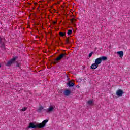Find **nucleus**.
Instances as JSON below:
<instances>
[{"mask_svg":"<svg viewBox=\"0 0 130 130\" xmlns=\"http://www.w3.org/2000/svg\"><path fill=\"white\" fill-rule=\"evenodd\" d=\"M36 111L39 113H41L43 112V111H46V109H44L42 106H41L38 108V109L36 110Z\"/></svg>","mask_w":130,"mask_h":130,"instance_id":"obj_5","label":"nucleus"},{"mask_svg":"<svg viewBox=\"0 0 130 130\" xmlns=\"http://www.w3.org/2000/svg\"><path fill=\"white\" fill-rule=\"evenodd\" d=\"M67 43H70V40H69V38H67L66 39Z\"/></svg>","mask_w":130,"mask_h":130,"instance_id":"obj_21","label":"nucleus"},{"mask_svg":"<svg viewBox=\"0 0 130 130\" xmlns=\"http://www.w3.org/2000/svg\"><path fill=\"white\" fill-rule=\"evenodd\" d=\"M67 85L69 86V87H74L75 86V83L73 82H72L71 81H69Z\"/></svg>","mask_w":130,"mask_h":130,"instance_id":"obj_11","label":"nucleus"},{"mask_svg":"<svg viewBox=\"0 0 130 130\" xmlns=\"http://www.w3.org/2000/svg\"><path fill=\"white\" fill-rule=\"evenodd\" d=\"M53 25H55V24H56V22L54 21V22H53Z\"/></svg>","mask_w":130,"mask_h":130,"instance_id":"obj_22","label":"nucleus"},{"mask_svg":"<svg viewBox=\"0 0 130 130\" xmlns=\"http://www.w3.org/2000/svg\"><path fill=\"white\" fill-rule=\"evenodd\" d=\"M17 58H18L17 56L14 57L11 60L7 62V66H11V64H12V63H14V62H15V61H16V59H17Z\"/></svg>","mask_w":130,"mask_h":130,"instance_id":"obj_4","label":"nucleus"},{"mask_svg":"<svg viewBox=\"0 0 130 130\" xmlns=\"http://www.w3.org/2000/svg\"><path fill=\"white\" fill-rule=\"evenodd\" d=\"M1 67H2V65L0 64V68H1Z\"/></svg>","mask_w":130,"mask_h":130,"instance_id":"obj_24","label":"nucleus"},{"mask_svg":"<svg viewBox=\"0 0 130 130\" xmlns=\"http://www.w3.org/2000/svg\"><path fill=\"white\" fill-rule=\"evenodd\" d=\"M71 21L72 23H75V22H76V19H75V18H72V19H71Z\"/></svg>","mask_w":130,"mask_h":130,"instance_id":"obj_18","label":"nucleus"},{"mask_svg":"<svg viewBox=\"0 0 130 130\" xmlns=\"http://www.w3.org/2000/svg\"><path fill=\"white\" fill-rule=\"evenodd\" d=\"M122 94H123V91L121 89H118L116 92V95L118 97H122Z\"/></svg>","mask_w":130,"mask_h":130,"instance_id":"obj_3","label":"nucleus"},{"mask_svg":"<svg viewBox=\"0 0 130 130\" xmlns=\"http://www.w3.org/2000/svg\"><path fill=\"white\" fill-rule=\"evenodd\" d=\"M3 42H5V39H2V38H0V44L3 43Z\"/></svg>","mask_w":130,"mask_h":130,"instance_id":"obj_16","label":"nucleus"},{"mask_svg":"<svg viewBox=\"0 0 130 130\" xmlns=\"http://www.w3.org/2000/svg\"><path fill=\"white\" fill-rule=\"evenodd\" d=\"M87 104L88 105H93V104H94V101L89 100L87 102Z\"/></svg>","mask_w":130,"mask_h":130,"instance_id":"obj_13","label":"nucleus"},{"mask_svg":"<svg viewBox=\"0 0 130 130\" xmlns=\"http://www.w3.org/2000/svg\"><path fill=\"white\" fill-rule=\"evenodd\" d=\"M117 53L118 54L119 57H123V51H118Z\"/></svg>","mask_w":130,"mask_h":130,"instance_id":"obj_10","label":"nucleus"},{"mask_svg":"<svg viewBox=\"0 0 130 130\" xmlns=\"http://www.w3.org/2000/svg\"><path fill=\"white\" fill-rule=\"evenodd\" d=\"M22 111H26L27 110V107H24L22 109Z\"/></svg>","mask_w":130,"mask_h":130,"instance_id":"obj_20","label":"nucleus"},{"mask_svg":"<svg viewBox=\"0 0 130 130\" xmlns=\"http://www.w3.org/2000/svg\"><path fill=\"white\" fill-rule=\"evenodd\" d=\"M17 67H19V64H18L17 65Z\"/></svg>","mask_w":130,"mask_h":130,"instance_id":"obj_23","label":"nucleus"},{"mask_svg":"<svg viewBox=\"0 0 130 130\" xmlns=\"http://www.w3.org/2000/svg\"><path fill=\"white\" fill-rule=\"evenodd\" d=\"M92 55H93V52H91L89 54V57H92Z\"/></svg>","mask_w":130,"mask_h":130,"instance_id":"obj_19","label":"nucleus"},{"mask_svg":"<svg viewBox=\"0 0 130 130\" xmlns=\"http://www.w3.org/2000/svg\"><path fill=\"white\" fill-rule=\"evenodd\" d=\"M97 68H98V65L95 63L92 64L91 66V69H92V70H96Z\"/></svg>","mask_w":130,"mask_h":130,"instance_id":"obj_9","label":"nucleus"},{"mask_svg":"<svg viewBox=\"0 0 130 130\" xmlns=\"http://www.w3.org/2000/svg\"><path fill=\"white\" fill-rule=\"evenodd\" d=\"M55 108V107L50 106V107H49L48 109H46V112H47V113H48L49 112H52Z\"/></svg>","mask_w":130,"mask_h":130,"instance_id":"obj_7","label":"nucleus"},{"mask_svg":"<svg viewBox=\"0 0 130 130\" xmlns=\"http://www.w3.org/2000/svg\"><path fill=\"white\" fill-rule=\"evenodd\" d=\"M1 47H2V48H3L5 47V42H2V43H1Z\"/></svg>","mask_w":130,"mask_h":130,"instance_id":"obj_17","label":"nucleus"},{"mask_svg":"<svg viewBox=\"0 0 130 130\" xmlns=\"http://www.w3.org/2000/svg\"><path fill=\"white\" fill-rule=\"evenodd\" d=\"M47 122H48V120L47 119L44 120L42 123L37 125L34 124V123L33 122H31L29 123V125L27 128V129H28V128H43V127H45Z\"/></svg>","mask_w":130,"mask_h":130,"instance_id":"obj_1","label":"nucleus"},{"mask_svg":"<svg viewBox=\"0 0 130 130\" xmlns=\"http://www.w3.org/2000/svg\"><path fill=\"white\" fill-rule=\"evenodd\" d=\"M100 58L101 59L102 61V60L103 61H105V60H107V57L106 56H103L100 57Z\"/></svg>","mask_w":130,"mask_h":130,"instance_id":"obj_12","label":"nucleus"},{"mask_svg":"<svg viewBox=\"0 0 130 130\" xmlns=\"http://www.w3.org/2000/svg\"><path fill=\"white\" fill-rule=\"evenodd\" d=\"M72 93V91L69 89H66L63 92V95L64 96H66V97H68V96H70L71 94Z\"/></svg>","mask_w":130,"mask_h":130,"instance_id":"obj_6","label":"nucleus"},{"mask_svg":"<svg viewBox=\"0 0 130 130\" xmlns=\"http://www.w3.org/2000/svg\"><path fill=\"white\" fill-rule=\"evenodd\" d=\"M59 35L61 36V37H63V36H66V33L63 34V32H60L59 33Z\"/></svg>","mask_w":130,"mask_h":130,"instance_id":"obj_14","label":"nucleus"},{"mask_svg":"<svg viewBox=\"0 0 130 130\" xmlns=\"http://www.w3.org/2000/svg\"><path fill=\"white\" fill-rule=\"evenodd\" d=\"M102 62V61L101 60V59L100 58H98L95 59V63L99 66V64H100V63Z\"/></svg>","mask_w":130,"mask_h":130,"instance_id":"obj_8","label":"nucleus"},{"mask_svg":"<svg viewBox=\"0 0 130 130\" xmlns=\"http://www.w3.org/2000/svg\"><path fill=\"white\" fill-rule=\"evenodd\" d=\"M72 33H73V30H72V29H69L68 30V35H71Z\"/></svg>","mask_w":130,"mask_h":130,"instance_id":"obj_15","label":"nucleus"},{"mask_svg":"<svg viewBox=\"0 0 130 130\" xmlns=\"http://www.w3.org/2000/svg\"><path fill=\"white\" fill-rule=\"evenodd\" d=\"M67 53H64L63 54H61L58 57H57L56 59H55V61L53 62V63L54 64H56L57 63V61L60 60L61 58H63V57H66L67 56Z\"/></svg>","mask_w":130,"mask_h":130,"instance_id":"obj_2","label":"nucleus"}]
</instances>
